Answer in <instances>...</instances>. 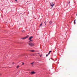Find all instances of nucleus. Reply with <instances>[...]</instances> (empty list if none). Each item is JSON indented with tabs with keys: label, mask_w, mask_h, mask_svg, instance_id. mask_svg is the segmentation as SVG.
<instances>
[{
	"label": "nucleus",
	"mask_w": 77,
	"mask_h": 77,
	"mask_svg": "<svg viewBox=\"0 0 77 77\" xmlns=\"http://www.w3.org/2000/svg\"><path fill=\"white\" fill-rule=\"evenodd\" d=\"M70 3V2H69L68 4H69Z\"/></svg>",
	"instance_id": "dca6fc26"
},
{
	"label": "nucleus",
	"mask_w": 77,
	"mask_h": 77,
	"mask_svg": "<svg viewBox=\"0 0 77 77\" xmlns=\"http://www.w3.org/2000/svg\"><path fill=\"white\" fill-rule=\"evenodd\" d=\"M12 63L13 64H14V63Z\"/></svg>",
	"instance_id": "6ab92c4d"
},
{
	"label": "nucleus",
	"mask_w": 77,
	"mask_h": 77,
	"mask_svg": "<svg viewBox=\"0 0 77 77\" xmlns=\"http://www.w3.org/2000/svg\"><path fill=\"white\" fill-rule=\"evenodd\" d=\"M32 38H33V36H31L29 37V42H31V41H32V40H31Z\"/></svg>",
	"instance_id": "f03ea898"
},
{
	"label": "nucleus",
	"mask_w": 77,
	"mask_h": 77,
	"mask_svg": "<svg viewBox=\"0 0 77 77\" xmlns=\"http://www.w3.org/2000/svg\"><path fill=\"white\" fill-rule=\"evenodd\" d=\"M29 37V35H27L26 37H25L23 38H22V39H25L27 38H28Z\"/></svg>",
	"instance_id": "7ed1b4c3"
},
{
	"label": "nucleus",
	"mask_w": 77,
	"mask_h": 77,
	"mask_svg": "<svg viewBox=\"0 0 77 77\" xmlns=\"http://www.w3.org/2000/svg\"><path fill=\"white\" fill-rule=\"evenodd\" d=\"M31 73L32 74H35V72H31Z\"/></svg>",
	"instance_id": "423d86ee"
},
{
	"label": "nucleus",
	"mask_w": 77,
	"mask_h": 77,
	"mask_svg": "<svg viewBox=\"0 0 77 77\" xmlns=\"http://www.w3.org/2000/svg\"><path fill=\"white\" fill-rule=\"evenodd\" d=\"M49 23L50 24H51V23H52V21H50L49 22Z\"/></svg>",
	"instance_id": "1a4fd4ad"
},
{
	"label": "nucleus",
	"mask_w": 77,
	"mask_h": 77,
	"mask_svg": "<svg viewBox=\"0 0 77 77\" xmlns=\"http://www.w3.org/2000/svg\"><path fill=\"white\" fill-rule=\"evenodd\" d=\"M44 23H45V22Z\"/></svg>",
	"instance_id": "4be33fe9"
},
{
	"label": "nucleus",
	"mask_w": 77,
	"mask_h": 77,
	"mask_svg": "<svg viewBox=\"0 0 77 77\" xmlns=\"http://www.w3.org/2000/svg\"><path fill=\"white\" fill-rule=\"evenodd\" d=\"M48 54H47V55H46V56H48Z\"/></svg>",
	"instance_id": "2eb2a0df"
},
{
	"label": "nucleus",
	"mask_w": 77,
	"mask_h": 77,
	"mask_svg": "<svg viewBox=\"0 0 77 77\" xmlns=\"http://www.w3.org/2000/svg\"><path fill=\"white\" fill-rule=\"evenodd\" d=\"M33 63H34V62L31 63V64L32 65V66H33Z\"/></svg>",
	"instance_id": "0eeeda50"
},
{
	"label": "nucleus",
	"mask_w": 77,
	"mask_h": 77,
	"mask_svg": "<svg viewBox=\"0 0 77 77\" xmlns=\"http://www.w3.org/2000/svg\"><path fill=\"white\" fill-rule=\"evenodd\" d=\"M30 51H31V52H32L33 53L35 52V50H30Z\"/></svg>",
	"instance_id": "39448f33"
},
{
	"label": "nucleus",
	"mask_w": 77,
	"mask_h": 77,
	"mask_svg": "<svg viewBox=\"0 0 77 77\" xmlns=\"http://www.w3.org/2000/svg\"><path fill=\"white\" fill-rule=\"evenodd\" d=\"M45 25H46V24L45 23Z\"/></svg>",
	"instance_id": "aec40b11"
},
{
	"label": "nucleus",
	"mask_w": 77,
	"mask_h": 77,
	"mask_svg": "<svg viewBox=\"0 0 77 77\" xmlns=\"http://www.w3.org/2000/svg\"><path fill=\"white\" fill-rule=\"evenodd\" d=\"M51 51H49V52L48 53V54H50V53L51 52Z\"/></svg>",
	"instance_id": "9b49d317"
},
{
	"label": "nucleus",
	"mask_w": 77,
	"mask_h": 77,
	"mask_svg": "<svg viewBox=\"0 0 77 77\" xmlns=\"http://www.w3.org/2000/svg\"><path fill=\"white\" fill-rule=\"evenodd\" d=\"M15 1H16V2H17V0H15Z\"/></svg>",
	"instance_id": "f3484780"
},
{
	"label": "nucleus",
	"mask_w": 77,
	"mask_h": 77,
	"mask_svg": "<svg viewBox=\"0 0 77 77\" xmlns=\"http://www.w3.org/2000/svg\"><path fill=\"white\" fill-rule=\"evenodd\" d=\"M76 16H77V14H76Z\"/></svg>",
	"instance_id": "412c9836"
},
{
	"label": "nucleus",
	"mask_w": 77,
	"mask_h": 77,
	"mask_svg": "<svg viewBox=\"0 0 77 77\" xmlns=\"http://www.w3.org/2000/svg\"><path fill=\"white\" fill-rule=\"evenodd\" d=\"M19 66H17L16 67V68H18V67Z\"/></svg>",
	"instance_id": "ddd939ff"
},
{
	"label": "nucleus",
	"mask_w": 77,
	"mask_h": 77,
	"mask_svg": "<svg viewBox=\"0 0 77 77\" xmlns=\"http://www.w3.org/2000/svg\"><path fill=\"white\" fill-rule=\"evenodd\" d=\"M39 56H40L41 57H42V55H39Z\"/></svg>",
	"instance_id": "f8f14e48"
},
{
	"label": "nucleus",
	"mask_w": 77,
	"mask_h": 77,
	"mask_svg": "<svg viewBox=\"0 0 77 77\" xmlns=\"http://www.w3.org/2000/svg\"><path fill=\"white\" fill-rule=\"evenodd\" d=\"M22 63V65H24V63L23 62Z\"/></svg>",
	"instance_id": "4468645a"
},
{
	"label": "nucleus",
	"mask_w": 77,
	"mask_h": 77,
	"mask_svg": "<svg viewBox=\"0 0 77 77\" xmlns=\"http://www.w3.org/2000/svg\"><path fill=\"white\" fill-rule=\"evenodd\" d=\"M42 23H41L40 25V27H42Z\"/></svg>",
	"instance_id": "6e6552de"
},
{
	"label": "nucleus",
	"mask_w": 77,
	"mask_h": 77,
	"mask_svg": "<svg viewBox=\"0 0 77 77\" xmlns=\"http://www.w3.org/2000/svg\"><path fill=\"white\" fill-rule=\"evenodd\" d=\"M28 44L30 47H32L34 45L32 43H29Z\"/></svg>",
	"instance_id": "f257e3e1"
},
{
	"label": "nucleus",
	"mask_w": 77,
	"mask_h": 77,
	"mask_svg": "<svg viewBox=\"0 0 77 77\" xmlns=\"http://www.w3.org/2000/svg\"><path fill=\"white\" fill-rule=\"evenodd\" d=\"M22 32H24V31L23 30V31H22Z\"/></svg>",
	"instance_id": "a211bd4d"
},
{
	"label": "nucleus",
	"mask_w": 77,
	"mask_h": 77,
	"mask_svg": "<svg viewBox=\"0 0 77 77\" xmlns=\"http://www.w3.org/2000/svg\"><path fill=\"white\" fill-rule=\"evenodd\" d=\"M76 20H75L74 21V24H75V21H76Z\"/></svg>",
	"instance_id": "9d476101"
},
{
	"label": "nucleus",
	"mask_w": 77,
	"mask_h": 77,
	"mask_svg": "<svg viewBox=\"0 0 77 77\" xmlns=\"http://www.w3.org/2000/svg\"><path fill=\"white\" fill-rule=\"evenodd\" d=\"M54 5V4H53V2L51 3V6H52V7H53V6Z\"/></svg>",
	"instance_id": "20e7f679"
}]
</instances>
